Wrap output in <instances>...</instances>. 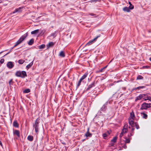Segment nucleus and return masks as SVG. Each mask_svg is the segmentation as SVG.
Here are the masks:
<instances>
[{
	"mask_svg": "<svg viewBox=\"0 0 151 151\" xmlns=\"http://www.w3.org/2000/svg\"><path fill=\"white\" fill-rule=\"evenodd\" d=\"M0 145L1 146H3V145H2V142H1V141H0Z\"/></svg>",
	"mask_w": 151,
	"mask_h": 151,
	"instance_id": "4d7b16f0",
	"label": "nucleus"
},
{
	"mask_svg": "<svg viewBox=\"0 0 151 151\" xmlns=\"http://www.w3.org/2000/svg\"><path fill=\"white\" fill-rule=\"evenodd\" d=\"M14 134H16L18 137H20V132L19 130H15L13 132Z\"/></svg>",
	"mask_w": 151,
	"mask_h": 151,
	"instance_id": "dca6fc26",
	"label": "nucleus"
},
{
	"mask_svg": "<svg viewBox=\"0 0 151 151\" xmlns=\"http://www.w3.org/2000/svg\"><path fill=\"white\" fill-rule=\"evenodd\" d=\"M88 74V72H86L85 73L83 76L81 77L80 78L82 81L85 79L87 76Z\"/></svg>",
	"mask_w": 151,
	"mask_h": 151,
	"instance_id": "6ab92c4d",
	"label": "nucleus"
},
{
	"mask_svg": "<svg viewBox=\"0 0 151 151\" xmlns=\"http://www.w3.org/2000/svg\"><path fill=\"white\" fill-rule=\"evenodd\" d=\"M45 47V44H42L40 46H38V47L40 49H42L44 48Z\"/></svg>",
	"mask_w": 151,
	"mask_h": 151,
	"instance_id": "72a5a7b5",
	"label": "nucleus"
},
{
	"mask_svg": "<svg viewBox=\"0 0 151 151\" xmlns=\"http://www.w3.org/2000/svg\"><path fill=\"white\" fill-rule=\"evenodd\" d=\"M137 89L136 88H135L133 89V90H136Z\"/></svg>",
	"mask_w": 151,
	"mask_h": 151,
	"instance_id": "bf43d9fd",
	"label": "nucleus"
},
{
	"mask_svg": "<svg viewBox=\"0 0 151 151\" xmlns=\"http://www.w3.org/2000/svg\"><path fill=\"white\" fill-rule=\"evenodd\" d=\"M104 70L103 69V68H102L101 70H99V71H97V72L99 73V72H102L104 71Z\"/></svg>",
	"mask_w": 151,
	"mask_h": 151,
	"instance_id": "09e8293b",
	"label": "nucleus"
},
{
	"mask_svg": "<svg viewBox=\"0 0 151 151\" xmlns=\"http://www.w3.org/2000/svg\"><path fill=\"white\" fill-rule=\"evenodd\" d=\"M56 32H54L52 33L51 34V36H53L54 38L56 36V35H55Z\"/></svg>",
	"mask_w": 151,
	"mask_h": 151,
	"instance_id": "a19ab883",
	"label": "nucleus"
},
{
	"mask_svg": "<svg viewBox=\"0 0 151 151\" xmlns=\"http://www.w3.org/2000/svg\"><path fill=\"white\" fill-rule=\"evenodd\" d=\"M97 81H96V80H94L93 82L90 85H88V87L86 88V91H88L90 90V89L94 87L95 86V85L96 84Z\"/></svg>",
	"mask_w": 151,
	"mask_h": 151,
	"instance_id": "20e7f679",
	"label": "nucleus"
},
{
	"mask_svg": "<svg viewBox=\"0 0 151 151\" xmlns=\"http://www.w3.org/2000/svg\"><path fill=\"white\" fill-rule=\"evenodd\" d=\"M19 44L17 42L16 43H15V45H14V46L13 47V48L16 47Z\"/></svg>",
	"mask_w": 151,
	"mask_h": 151,
	"instance_id": "864d4df0",
	"label": "nucleus"
},
{
	"mask_svg": "<svg viewBox=\"0 0 151 151\" xmlns=\"http://www.w3.org/2000/svg\"><path fill=\"white\" fill-rule=\"evenodd\" d=\"M30 89H29L28 88V89H26L24 90L23 91V93H29V92H30Z\"/></svg>",
	"mask_w": 151,
	"mask_h": 151,
	"instance_id": "7c9ffc66",
	"label": "nucleus"
},
{
	"mask_svg": "<svg viewBox=\"0 0 151 151\" xmlns=\"http://www.w3.org/2000/svg\"><path fill=\"white\" fill-rule=\"evenodd\" d=\"M25 62L24 60H23L22 59L19 60L18 61V63L20 64H22L24 63Z\"/></svg>",
	"mask_w": 151,
	"mask_h": 151,
	"instance_id": "c9c22d12",
	"label": "nucleus"
},
{
	"mask_svg": "<svg viewBox=\"0 0 151 151\" xmlns=\"http://www.w3.org/2000/svg\"><path fill=\"white\" fill-rule=\"evenodd\" d=\"M7 66L9 69L13 68L14 66L13 62L11 61L9 62L7 64Z\"/></svg>",
	"mask_w": 151,
	"mask_h": 151,
	"instance_id": "9d476101",
	"label": "nucleus"
},
{
	"mask_svg": "<svg viewBox=\"0 0 151 151\" xmlns=\"http://www.w3.org/2000/svg\"><path fill=\"white\" fill-rule=\"evenodd\" d=\"M39 29H37L31 32L32 34H37L39 32Z\"/></svg>",
	"mask_w": 151,
	"mask_h": 151,
	"instance_id": "393cba45",
	"label": "nucleus"
},
{
	"mask_svg": "<svg viewBox=\"0 0 151 151\" xmlns=\"http://www.w3.org/2000/svg\"><path fill=\"white\" fill-rule=\"evenodd\" d=\"M114 143H112V142H111V143L109 145V146L110 147L111 146H114Z\"/></svg>",
	"mask_w": 151,
	"mask_h": 151,
	"instance_id": "603ef678",
	"label": "nucleus"
},
{
	"mask_svg": "<svg viewBox=\"0 0 151 151\" xmlns=\"http://www.w3.org/2000/svg\"><path fill=\"white\" fill-rule=\"evenodd\" d=\"M89 14L91 16H93L94 17H97L96 14L93 13H91L90 14Z\"/></svg>",
	"mask_w": 151,
	"mask_h": 151,
	"instance_id": "c03bdc74",
	"label": "nucleus"
},
{
	"mask_svg": "<svg viewBox=\"0 0 151 151\" xmlns=\"http://www.w3.org/2000/svg\"><path fill=\"white\" fill-rule=\"evenodd\" d=\"M132 119H129V123L131 127H134L135 123L134 121V120Z\"/></svg>",
	"mask_w": 151,
	"mask_h": 151,
	"instance_id": "9b49d317",
	"label": "nucleus"
},
{
	"mask_svg": "<svg viewBox=\"0 0 151 151\" xmlns=\"http://www.w3.org/2000/svg\"><path fill=\"white\" fill-rule=\"evenodd\" d=\"M108 66V65L105 66L104 67H103V69L104 70Z\"/></svg>",
	"mask_w": 151,
	"mask_h": 151,
	"instance_id": "6e6d98bb",
	"label": "nucleus"
},
{
	"mask_svg": "<svg viewBox=\"0 0 151 151\" xmlns=\"http://www.w3.org/2000/svg\"><path fill=\"white\" fill-rule=\"evenodd\" d=\"M102 136L104 139H106L108 135L105 133L103 134Z\"/></svg>",
	"mask_w": 151,
	"mask_h": 151,
	"instance_id": "e433bc0d",
	"label": "nucleus"
},
{
	"mask_svg": "<svg viewBox=\"0 0 151 151\" xmlns=\"http://www.w3.org/2000/svg\"><path fill=\"white\" fill-rule=\"evenodd\" d=\"M150 67L148 65L144 66L142 68L144 69H148L150 68Z\"/></svg>",
	"mask_w": 151,
	"mask_h": 151,
	"instance_id": "37998d69",
	"label": "nucleus"
},
{
	"mask_svg": "<svg viewBox=\"0 0 151 151\" xmlns=\"http://www.w3.org/2000/svg\"><path fill=\"white\" fill-rule=\"evenodd\" d=\"M13 79H10L9 82V84L10 86H11V85H13L14 83V82L13 81Z\"/></svg>",
	"mask_w": 151,
	"mask_h": 151,
	"instance_id": "f704fd0d",
	"label": "nucleus"
},
{
	"mask_svg": "<svg viewBox=\"0 0 151 151\" xmlns=\"http://www.w3.org/2000/svg\"><path fill=\"white\" fill-rule=\"evenodd\" d=\"M2 2L1 0H0V3Z\"/></svg>",
	"mask_w": 151,
	"mask_h": 151,
	"instance_id": "0e129e2a",
	"label": "nucleus"
},
{
	"mask_svg": "<svg viewBox=\"0 0 151 151\" xmlns=\"http://www.w3.org/2000/svg\"><path fill=\"white\" fill-rule=\"evenodd\" d=\"M143 99L144 101H146L149 100L150 101H151V97L150 96H148L147 95V96L144 97Z\"/></svg>",
	"mask_w": 151,
	"mask_h": 151,
	"instance_id": "aec40b11",
	"label": "nucleus"
},
{
	"mask_svg": "<svg viewBox=\"0 0 151 151\" xmlns=\"http://www.w3.org/2000/svg\"><path fill=\"white\" fill-rule=\"evenodd\" d=\"M28 35V33L27 32L22 35L20 38L22 42L25 39Z\"/></svg>",
	"mask_w": 151,
	"mask_h": 151,
	"instance_id": "4468645a",
	"label": "nucleus"
},
{
	"mask_svg": "<svg viewBox=\"0 0 151 151\" xmlns=\"http://www.w3.org/2000/svg\"><path fill=\"white\" fill-rule=\"evenodd\" d=\"M135 127L137 129H138L139 128V126L137 122H135L134 125V127Z\"/></svg>",
	"mask_w": 151,
	"mask_h": 151,
	"instance_id": "2f4dec72",
	"label": "nucleus"
},
{
	"mask_svg": "<svg viewBox=\"0 0 151 151\" xmlns=\"http://www.w3.org/2000/svg\"><path fill=\"white\" fill-rule=\"evenodd\" d=\"M128 125L127 124H125L123 129H122V132L124 134L126 133L128 131Z\"/></svg>",
	"mask_w": 151,
	"mask_h": 151,
	"instance_id": "1a4fd4ad",
	"label": "nucleus"
},
{
	"mask_svg": "<svg viewBox=\"0 0 151 151\" xmlns=\"http://www.w3.org/2000/svg\"><path fill=\"white\" fill-rule=\"evenodd\" d=\"M15 76L18 77H21L22 78H24L27 76L26 71H17L15 74Z\"/></svg>",
	"mask_w": 151,
	"mask_h": 151,
	"instance_id": "f257e3e1",
	"label": "nucleus"
},
{
	"mask_svg": "<svg viewBox=\"0 0 151 151\" xmlns=\"http://www.w3.org/2000/svg\"><path fill=\"white\" fill-rule=\"evenodd\" d=\"M54 45V43L52 42H50L48 45H47V48H49L51 47H52Z\"/></svg>",
	"mask_w": 151,
	"mask_h": 151,
	"instance_id": "5701e85b",
	"label": "nucleus"
},
{
	"mask_svg": "<svg viewBox=\"0 0 151 151\" xmlns=\"http://www.w3.org/2000/svg\"><path fill=\"white\" fill-rule=\"evenodd\" d=\"M130 9H129V7H125L123 9V10L124 11L127 12H130Z\"/></svg>",
	"mask_w": 151,
	"mask_h": 151,
	"instance_id": "a211bd4d",
	"label": "nucleus"
},
{
	"mask_svg": "<svg viewBox=\"0 0 151 151\" xmlns=\"http://www.w3.org/2000/svg\"><path fill=\"white\" fill-rule=\"evenodd\" d=\"M135 118V116L134 115V113L133 111L130 113V116L129 119H132L133 120H134V119Z\"/></svg>",
	"mask_w": 151,
	"mask_h": 151,
	"instance_id": "2eb2a0df",
	"label": "nucleus"
},
{
	"mask_svg": "<svg viewBox=\"0 0 151 151\" xmlns=\"http://www.w3.org/2000/svg\"><path fill=\"white\" fill-rule=\"evenodd\" d=\"M132 127V128L131 129V132L130 133H132V134H133L134 133V128H133V127Z\"/></svg>",
	"mask_w": 151,
	"mask_h": 151,
	"instance_id": "a18cd8bd",
	"label": "nucleus"
},
{
	"mask_svg": "<svg viewBox=\"0 0 151 151\" xmlns=\"http://www.w3.org/2000/svg\"><path fill=\"white\" fill-rule=\"evenodd\" d=\"M27 139L30 142L32 141L33 140V137L31 135H29L27 137Z\"/></svg>",
	"mask_w": 151,
	"mask_h": 151,
	"instance_id": "b1692460",
	"label": "nucleus"
},
{
	"mask_svg": "<svg viewBox=\"0 0 151 151\" xmlns=\"http://www.w3.org/2000/svg\"><path fill=\"white\" fill-rule=\"evenodd\" d=\"M141 114L143 115L142 117L143 118L147 119V115L144 112L141 113Z\"/></svg>",
	"mask_w": 151,
	"mask_h": 151,
	"instance_id": "cd10ccee",
	"label": "nucleus"
},
{
	"mask_svg": "<svg viewBox=\"0 0 151 151\" xmlns=\"http://www.w3.org/2000/svg\"><path fill=\"white\" fill-rule=\"evenodd\" d=\"M108 104V102H106L102 106L100 109L101 112V111L105 112L107 109V106Z\"/></svg>",
	"mask_w": 151,
	"mask_h": 151,
	"instance_id": "39448f33",
	"label": "nucleus"
},
{
	"mask_svg": "<svg viewBox=\"0 0 151 151\" xmlns=\"http://www.w3.org/2000/svg\"><path fill=\"white\" fill-rule=\"evenodd\" d=\"M111 132V130L107 131L105 133L109 136Z\"/></svg>",
	"mask_w": 151,
	"mask_h": 151,
	"instance_id": "79ce46f5",
	"label": "nucleus"
},
{
	"mask_svg": "<svg viewBox=\"0 0 151 151\" xmlns=\"http://www.w3.org/2000/svg\"><path fill=\"white\" fill-rule=\"evenodd\" d=\"M130 139L129 138L126 139L125 140V143L126 144V143H129L130 142Z\"/></svg>",
	"mask_w": 151,
	"mask_h": 151,
	"instance_id": "58836bf2",
	"label": "nucleus"
},
{
	"mask_svg": "<svg viewBox=\"0 0 151 151\" xmlns=\"http://www.w3.org/2000/svg\"><path fill=\"white\" fill-rule=\"evenodd\" d=\"M89 129L88 128L87 131L85 135V136L86 137H91L92 136V134L89 132Z\"/></svg>",
	"mask_w": 151,
	"mask_h": 151,
	"instance_id": "f8f14e48",
	"label": "nucleus"
},
{
	"mask_svg": "<svg viewBox=\"0 0 151 151\" xmlns=\"http://www.w3.org/2000/svg\"><path fill=\"white\" fill-rule=\"evenodd\" d=\"M28 35V33L27 32L22 35L20 38L22 42L25 39Z\"/></svg>",
	"mask_w": 151,
	"mask_h": 151,
	"instance_id": "ddd939ff",
	"label": "nucleus"
},
{
	"mask_svg": "<svg viewBox=\"0 0 151 151\" xmlns=\"http://www.w3.org/2000/svg\"><path fill=\"white\" fill-rule=\"evenodd\" d=\"M129 8L130 9H133L134 8L133 5L131 4L130 1L129 2Z\"/></svg>",
	"mask_w": 151,
	"mask_h": 151,
	"instance_id": "c756f323",
	"label": "nucleus"
},
{
	"mask_svg": "<svg viewBox=\"0 0 151 151\" xmlns=\"http://www.w3.org/2000/svg\"><path fill=\"white\" fill-rule=\"evenodd\" d=\"M150 60L151 61V57L150 58Z\"/></svg>",
	"mask_w": 151,
	"mask_h": 151,
	"instance_id": "69168bd1",
	"label": "nucleus"
},
{
	"mask_svg": "<svg viewBox=\"0 0 151 151\" xmlns=\"http://www.w3.org/2000/svg\"><path fill=\"white\" fill-rule=\"evenodd\" d=\"M145 88V86H139L137 87L136 88H137V89L139 90L141 89L144 88Z\"/></svg>",
	"mask_w": 151,
	"mask_h": 151,
	"instance_id": "ea45409f",
	"label": "nucleus"
},
{
	"mask_svg": "<svg viewBox=\"0 0 151 151\" xmlns=\"http://www.w3.org/2000/svg\"><path fill=\"white\" fill-rule=\"evenodd\" d=\"M133 135V134L132 133H130L129 134H128V136L129 138Z\"/></svg>",
	"mask_w": 151,
	"mask_h": 151,
	"instance_id": "49530a36",
	"label": "nucleus"
},
{
	"mask_svg": "<svg viewBox=\"0 0 151 151\" xmlns=\"http://www.w3.org/2000/svg\"><path fill=\"white\" fill-rule=\"evenodd\" d=\"M117 137H114L113 139L111 140V142H113L114 143H115L116 142V140L117 139Z\"/></svg>",
	"mask_w": 151,
	"mask_h": 151,
	"instance_id": "c85d7f7f",
	"label": "nucleus"
},
{
	"mask_svg": "<svg viewBox=\"0 0 151 151\" xmlns=\"http://www.w3.org/2000/svg\"><path fill=\"white\" fill-rule=\"evenodd\" d=\"M40 119L38 118L35 121V123L33 124V127L35 128V132L37 134L39 130V126L40 123Z\"/></svg>",
	"mask_w": 151,
	"mask_h": 151,
	"instance_id": "f03ea898",
	"label": "nucleus"
},
{
	"mask_svg": "<svg viewBox=\"0 0 151 151\" xmlns=\"http://www.w3.org/2000/svg\"><path fill=\"white\" fill-rule=\"evenodd\" d=\"M143 78V77L141 75H138L137 78L136 80L142 79Z\"/></svg>",
	"mask_w": 151,
	"mask_h": 151,
	"instance_id": "473e14b6",
	"label": "nucleus"
},
{
	"mask_svg": "<svg viewBox=\"0 0 151 151\" xmlns=\"http://www.w3.org/2000/svg\"><path fill=\"white\" fill-rule=\"evenodd\" d=\"M150 60L151 61V57L150 58Z\"/></svg>",
	"mask_w": 151,
	"mask_h": 151,
	"instance_id": "774afa93",
	"label": "nucleus"
},
{
	"mask_svg": "<svg viewBox=\"0 0 151 151\" xmlns=\"http://www.w3.org/2000/svg\"><path fill=\"white\" fill-rule=\"evenodd\" d=\"M119 145L120 147H122L123 148L126 149L127 148V146L125 143H124L123 144L122 143L120 142L119 144Z\"/></svg>",
	"mask_w": 151,
	"mask_h": 151,
	"instance_id": "f3484780",
	"label": "nucleus"
},
{
	"mask_svg": "<svg viewBox=\"0 0 151 151\" xmlns=\"http://www.w3.org/2000/svg\"><path fill=\"white\" fill-rule=\"evenodd\" d=\"M34 42V39L33 38L31 39L28 42V44L29 45H32Z\"/></svg>",
	"mask_w": 151,
	"mask_h": 151,
	"instance_id": "4be33fe9",
	"label": "nucleus"
},
{
	"mask_svg": "<svg viewBox=\"0 0 151 151\" xmlns=\"http://www.w3.org/2000/svg\"><path fill=\"white\" fill-rule=\"evenodd\" d=\"M101 36V35L100 34L99 35L97 36L96 37H95L93 39L91 40L90 41L88 42L87 44L86 45H89L91 44H92L93 42L95 41H96V40L99 37Z\"/></svg>",
	"mask_w": 151,
	"mask_h": 151,
	"instance_id": "0eeeda50",
	"label": "nucleus"
},
{
	"mask_svg": "<svg viewBox=\"0 0 151 151\" xmlns=\"http://www.w3.org/2000/svg\"><path fill=\"white\" fill-rule=\"evenodd\" d=\"M124 134V133L121 132V133H120L119 135V137L120 138H121L122 137Z\"/></svg>",
	"mask_w": 151,
	"mask_h": 151,
	"instance_id": "3c124183",
	"label": "nucleus"
},
{
	"mask_svg": "<svg viewBox=\"0 0 151 151\" xmlns=\"http://www.w3.org/2000/svg\"><path fill=\"white\" fill-rule=\"evenodd\" d=\"M59 56L60 57L63 58L65 56V55L64 52L63 51H61L60 53Z\"/></svg>",
	"mask_w": 151,
	"mask_h": 151,
	"instance_id": "a878e982",
	"label": "nucleus"
},
{
	"mask_svg": "<svg viewBox=\"0 0 151 151\" xmlns=\"http://www.w3.org/2000/svg\"><path fill=\"white\" fill-rule=\"evenodd\" d=\"M149 33H150L151 32V29H150V30H149L147 31Z\"/></svg>",
	"mask_w": 151,
	"mask_h": 151,
	"instance_id": "13d9d810",
	"label": "nucleus"
},
{
	"mask_svg": "<svg viewBox=\"0 0 151 151\" xmlns=\"http://www.w3.org/2000/svg\"><path fill=\"white\" fill-rule=\"evenodd\" d=\"M147 96V94H139V95L137 96L135 100V101L137 102V101L138 100H141L143 97H145Z\"/></svg>",
	"mask_w": 151,
	"mask_h": 151,
	"instance_id": "423d86ee",
	"label": "nucleus"
},
{
	"mask_svg": "<svg viewBox=\"0 0 151 151\" xmlns=\"http://www.w3.org/2000/svg\"><path fill=\"white\" fill-rule=\"evenodd\" d=\"M150 60L151 61V57L150 58Z\"/></svg>",
	"mask_w": 151,
	"mask_h": 151,
	"instance_id": "338daca9",
	"label": "nucleus"
},
{
	"mask_svg": "<svg viewBox=\"0 0 151 151\" xmlns=\"http://www.w3.org/2000/svg\"><path fill=\"white\" fill-rule=\"evenodd\" d=\"M150 107H151V103L148 104L144 103L142 104L140 109L141 110H145Z\"/></svg>",
	"mask_w": 151,
	"mask_h": 151,
	"instance_id": "7ed1b4c3",
	"label": "nucleus"
},
{
	"mask_svg": "<svg viewBox=\"0 0 151 151\" xmlns=\"http://www.w3.org/2000/svg\"><path fill=\"white\" fill-rule=\"evenodd\" d=\"M13 125L15 127L18 128L19 127V125L17 120H15L13 122Z\"/></svg>",
	"mask_w": 151,
	"mask_h": 151,
	"instance_id": "412c9836",
	"label": "nucleus"
},
{
	"mask_svg": "<svg viewBox=\"0 0 151 151\" xmlns=\"http://www.w3.org/2000/svg\"><path fill=\"white\" fill-rule=\"evenodd\" d=\"M7 4H4V6H6L7 5Z\"/></svg>",
	"mask_w": 151,
	"mask_h": 151,
	"instance_id": "e2e57ef3",
	"label": "nucleus"
},
{
	"mask_svg": "<svg viewBox=\"0 0 151 151\" xmlns=\"http://www.w3.org/2000/svg\"><path fill=\"white\" fill-rule=\"evenodd\" d=\"M82 81L81 79H80L77 84V88H78L81 85V82H82Z\"/></svg>",
	"mask_w": 151,
	"mask_h": 151,
	"instance_id": "4c0bfd02",
	"label": "nucleus"
},
{
	"mask_svg": "<svg viewBox=\"0 0 151 151\" xmlns=\"http://www.w3.org/2000/svg\"><path fill=\"white\" fill-rule=\"evenodd\" d=\"M122 89L124 91H125L126 88V87H122Z\"/></svg>",
	"mask_w": 151,
	"mask_h": 151,
	"instance_id": "5fc2aeb1",
	"label": "nucleus"
},
{
	"mask_svg": "<svg viewBox=\"0 0 151 151\" xmlns=\"http://www.w3.org/2000/svg\"><path fill=\"white\" fill-rule=\"evenodd\" d=\"M9 52H8L7 53H6V54H5V55H4L3 57H4L6 55H8L9 53Z\"/></svg>",
	"mask_w": 151,
	"mask_h": 151,
	"instance_id": "052dcab7",
	"label": "nucleus"
},
{
	"mask_svg": "<svg viewBox=\"0 0 151 151\" xmlns=\"http://www.w3.org/2000/svg\"><path fill=\"white\" fill-rule=\"evenodd\" d=\"M85 140V139H82L81 140V141L82 142H84Z\"/></svg>",
	"mask_w": 151,
	"mask_h": 151,
	"instance_id": "680f3d73",
	"label": "nucleus"
},
{
	"mask_svg": "<svg viewBox=\"0 0 151 151\" xmlns=\"http://www.w3.org/2000/svg\"><path fill=\"white\" fill-rule=\"evenodd\" d=\"M23 7H19L18 8L16 9L13 12L12 14H14L16 13H20L22 12Z\"/></svg>",
	"mask_w": 151,
	"mask_h": 151,
	"instance_id": "6e6552de",
	"label": "nucleus"
},
{
	"mask_svg": "<svg viewBox=\"0 0 151 151\" xmlns=\"http://www.w3.org/2000/svg\"><path fill=\"white\" fill-rule=\"evenodd\" d=\"M19 44H21L22 42L21 40L19 38V39L17 41V42Z\"/></svg>",
	"mask_w": 151,
	"mask_h": 151,
	"instance_id": "8fccbe9b",
	"label": "nucleus"
},
{
	"mask_svg": "<svg viewBox=\"0 0 151 151\" xmlns=\"http://www.w3.org/2000/svg\"><path fill=\"white\" fill-rule=\"evenodd\" d=\"M33 63V61L31 63H29L28 65H27V66H26V68H27V69H28L29 68H30L32 65Z\"/></svg>",
	"mask_w": 151,
	"mask_h": 151,
	"instance_id": "bb28decb",
	"label": "nucleus"
},
{
	"mask_svg": "<svg viewBox=\"0 0 151 151\" xmlns=\"http://www.w3.org/2000/svg\"><path fill=\"white\" fill-rule=\"evenodd\" d=\"M4 59H1L0 60V62L2 64L4 63Z\"/></svg>",
	"mask_w": 151,
	"mask_h": 151,
	"instance_id": "de8ad7c7",
	"label": "nucleus"
}]
</instances>
